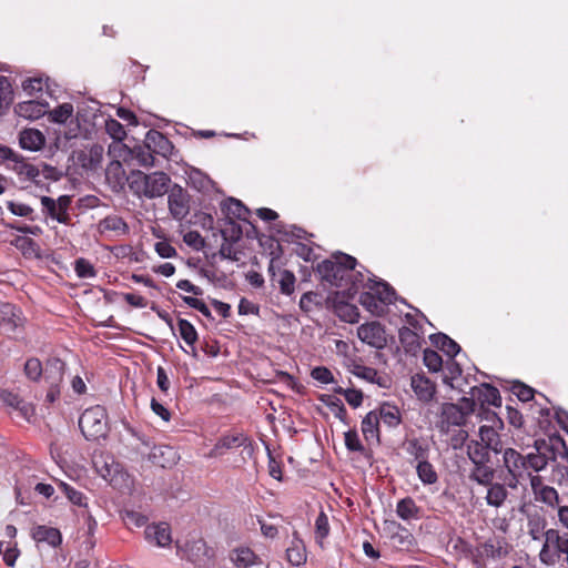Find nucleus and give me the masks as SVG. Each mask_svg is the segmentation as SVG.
Segmentation results:
<instances>
[{"instance_id":"1","label":"nucleus","mask_w":568,"mask_h":568,"mask_svg":"<svg viewBox=\"0 0 568 568\" xmlns=\"http://www.w3.org/2000/svg\"><path fill=\"white\" fill-rule=\"evenodd\" d=\"M545 440L535 442V452L523 455L511 447L501 449V468L504 480L509 489H517L528 470L539 473L548 465L547 456L541 452Z\"/></svg>"},{"instance_id":"2","label":"nucleus","mask_w":568,"mask_h":568,"mask_svg":"<svg viewBox=\"0 0 568 568\" xmlns=\"http://www.w3.org/2000/svg\"><path fill=\"white\" fill-rule=\"evenodd\" d=\"M130 190L139 197L155 199L168 193L171 179L164 172L145 174L133 171L128 178Z\"/></svg>"},{"instance_id":"3","label":"nucleus","mask_w":568,"mask_h":568,"mask_svg":"<svg viewBox=\"0 0 568 568\" xmlns=\"http://www.w3.org/2000/svg\"><path fill=\"white\" fill-rule=\"evenodd\" d=\"M356 260L347 254H338L334 260H325L317 265V272L329 284L345 290L348 280L355 275Z\"/></svg>"},{"instance_id":"4","label":"nucleus","mask_w":568,"mask_h":568,"mask_svg":"<svg viewBox=\"0 0 568 568\" xmlns=\"http://www.w3.org/2000/svg\"><path fill=\"white\" fill-rule=\"evenodd\" d=\"M82 434L88 439L103 437L108 430L106 412L104 407L97 405L83 412L79 419Z\"/></svg>"},{"instance_id":"5","label":"nucleus","mask_w":568,"mask_h":568,"mask_svg":"<svg viewBox=\"0 0 568 568\" xmlns=\"http://www.w3.org/2000/svg\"><path fill=\"white\" fill-rule=\"evenodd\" d=\"M568 537L556 529H548L545 532V541L539 554L542 564L552 566L560 559L561 554L567 552Z\"/></svg>"},{"instance_id":"6","label":"nucleus","mask_w":568,"mask_h":568,"mask_svg":"<svg viewBox=\"0 0 568 568\" xmlns=\"http://www.w3.org/2000/svg\"><path fill=\"white\" fill-rule=\"evenodd\" d=\"M357 336L363 343L377 349L384 348L387 344L385 329L377 322L362 324L357 328Z\"/></svg>"},{"instance_id":"7","label":"nucleus","mask_w":568,"mask_h":568,"mask_svg":"<svg viewBox=\"0 0 568 568\" xmlns=\"http://www.w3.org/2000/svg\"><path fill=\"white\" fill-rule=\"evenodd\" d=\"M168 204L173 219L182 221L190 212L189 195L179 185L169 187Z\"/></svg>"},{"instance_id":"8","label":"nucleus","mask_w":568,"mask_h":568,"mask_svg":"<svg viewBox=\"0 0 568 568\" xmlns=\"http://www.w3.org/2000/svg\"><path fill=\"white\" fill-rule=\"evenodd\" d=\"M8 169L13 171L21 181H36L40 175L39 169L26 161L24 158L17 152H14V156H12L8 163Z\"/></svg>"},{"instance_id":"9","label":"nucleus","mask_w":568,"mask_h":568,"mask_svg":"<svg viewBox=\"0 0 568 568\" xmlns=\"http://www.w3.org/2000/svg\"><path fill=\"white\" fill-rule=\"evenodd\" d=\"M49 110V104L45 101L27 100L19 102L14 111L19 116L29 120H37L44 115Z\"/></svg>"},{"instance_id":"10","label":"nucleus","mask_w":568,"mask_h":568,"mask_svg":"<svg viewBox=\"0 0 568 568\" xmlns=\"http://www.w3.org/2000/svg\"><path fill=\"white\" fill-rule=\"evenodd\" d=\"M149 459L153 465L166 468L173 466L178 462L179 456L173 447L160 445L152 448Z\"/></svg>"},{"instance_id":"11","label":"nucleus","mask_w":568,"mask_h":568,"mask_svg":"<svg viewBox=\"0 0 568 568\" xmlns=\"http://www.w3.org/2000/svg\"><path fill=\"white\" fill-rule=\"evenodd\" d=\"M45 144L44 134L38 129H24L19 133V145L21 149L36 152Z\"/></svg>"},{"instance_id":"12","label":"nucleus","mask_w":568,"mask_h":568,"mask_svg":"<svg viewBox=\"0 0 568 568\" xmlns=\"http://www.w3.org/2000/svg\"><path fill=\"white\" fill-rule=\"evenodd\" d=\"M230 560L236 568L262 566L261 558L248 547H239L230 552Z\"/></svg>"},{"instance_id":"13","label":"nucleus","mask_w":568,"mask_h":568,"mask_svg":"<svg viewBox=\"0 0 568 568\" xmlns=\"http://www.w3.org/2000/svg\"><path fill=\"white\" fill-rule=\"evenodd\" d=\"M31 537L36 542H45L51 547H58L62 542V535L59 529L39 525L32 528Z\"/></svg>"},{"instance_id":"14","label":"nucleus","mask_w":568,"mask_h":568,"mask_svg":"<svg viewBox=\"0 0 568 568\" xmlns=\"http://www.w3.org/2000/svg\"><path fill=\"white\" fill-rule=\"evenodd\" d=\"M247 437L243 433H233L223 436L209 453V457H217L225 450L245 445Z\"/></svg>"},{"instance_id":"15","label":"nucleus","mask_w":568,"mask_h":568,"mask_svg":"<svg viewBox=\"0 0 568 568\" xmlns=\"http://www.w3.org/2000/svg\"><path fill=\"white\" fill-rule=\"evenodd\" d=\"M145 538L159 547L169 546L172 541L170 527L165 523L148 526L145 529Z\"/></svg>"},{"instance_id":"16","label":"nucleus","mask_w":568,"mask_h":568,"mask_svg":"<svg viewBox=\"0 0 568 568\" xmlns=\"http://www.w3.org/2000/svg\"><path fill=\"white\" fill-rule=\"evenodd\" d=\"M471 396L480 402L481 405L488 404L496 407L501 405L499 390L489 384H481L478 387H473Z\"/></svg>"},{"instance_id":"17","label":"nucleus","mask_w":568,"mask_h":568,"mask_svg":"<svg viewBox=\"0 0 568 568\" xmlns=\"http://www.w3.org/2000/svg\"><path fill=\"white\" fill-rule=\"evenodd\" d=\"M410 386L418 399L424 402H429L435 394L434 384L424 375L416 374L412 376Z\"/></svg>"},{"instance_id":"18","label":"nucleus","mask_w":568,"mask_h":568,"mask_svg":"<svg viewBox=\"0 0 568 568\" xmlns=\"http://www.w3.org/2000/svg\"><path fill=\"white\" fill-rule=\"evenodd\" d=\"M487 487L488 489L485 497L487 505L495 508L501 507L508 497L509 487L506 485V481L504 484L493 483Z\"/></svg>"},{"instance_id":"19","label":"nucleus","mask_w":568,"mask_h":568,"mask_svg":"<svg viewBox=\"0 0 568 568\" xmlns=\"http://www.w3.org/2000/svg\"><path fill=\"white\" fill-rule=\"evenodd\" d=\"M101 233L111 232L114 236H122L129 233V226L119 215H108L100 224Z\"/></svg>"},{"instance_id":"20","label":"nucleus","mask_w":568,"mask_h":568,"mask_svg":"<svg viewBox=\"0 0 568 568\" xmlns=\"http://www.w3.org/2000/svg\"><path fill=\"white\" fill-rule=\"evenodd\" d=\"M64 376V363L59 358H51L47 362L44 378L49 385L60 386Z\"/></svg>"},{"instance_id":"21","label":"nucleus","mask_w":568,"mask_h":568,"mask_svg":"<svg viewBox=\"0 0 568 568\" xmlns=\"http://www.w3.org/2000/svg\"><path fill=\"white\" fill-rule=\"evenodd\" d=\"M378 425V415L374 412H369L362 420V433L368 443H379Z\"/></svg>"},{"instance_id":"22","label":"nucleus","mask_w":568,"mask_h":568,"mask_svg":"<svg viewBox=\"0 0 568 568\" xmlns=\"http://www.w3.org/2000/svg\"><path fill=\"white\" fill-rule=\"evenodd\" d=\"M479 437L481 444L489 447L491 452H494L495 454L501 453L503 444L497 430L493 425H483L479 428Z\"/></svg>"},{"instance_id":"23","label":"nucleus","mask_w":568,"mask_h":568,"mask_svg":"<svg viewBox=\"0 0 568 568\" xmlns=\"http://www.w3.org/2000/svg\"><path fill=\"white\" fill-rule=\"evenodd\" d=\"M287 560L293 566H301L306 561V549L303 541L297 537L296 534L293 535V539L291 546L286 549Z\"/></svg>"},{"instance_id":"24","label":"nucleus","mask_w":568,"mask_h":568,"mask_svg":"<svg viewBox=\"0 0 568 568\" xmlns=\"http://www.w3.org/2000/svg\"><path fill=\"white\" fill-rule=\"evenodd\" d=\"M442 417L448 425L459 426L464 424L466 414L463 407H459L456 404L446 403L442 406Z\"/></svg>"},{"instance_id":"25","label":"nucleus","mask_w":568,"mask_h":568,"mask_svg":"<svg viewBox=\"0 0 568 568\" xmlns=\"http://www.w3.org/2000/svg\"><path fill=\"white\" fill-rule=\"evenodd\" d=\"M367 288L371 290L376 297H378L384 306L386 304L393 303L395 292L387 283L368 278Z\"/></svg>"},{"instance_id":"26","label":"nucleus","mask_w":568,"mask_h":568,"mask_svg":"<svg viewBox=\"0 0 568 568\" xmlns=\"http://www.w3.org/2000/svg\"><path fill=\"white\" fill-rule=\"evenodd\" d=\"M400 344L408 353H416L420 348V335L409 327H402L398 332Z\"/></svg>"},{"instance_id":"27","label":"nucleus","mask_w":568,"mask_h":568,"mask_svg":"<svg viewBox=\"0 0 568 568\" xmlns=\"http://www.w3.org/2000/svg\"><path fill=\"white\" fill-rule=\"evenodd\" d=\"M222 210L230 219L245 221L248 215V210L242 204V202L233 197L223 202Z\"/></svg>"},{"instance_id":"28","label":"nucleus","mask_w":568,"mask_h":568,"mask_svg":"<svg viewBox=\"0 0 568 568\" xmlns=\"http://www.w3.org/2000/svg\"><path fill=\"white\" fill-rule=\"evenodd\" d=\"M489 447L484 444L471 440L467 446V454L474 465L487 464L489 462Z\"/></svg>"},{"instance_id":"29","label":"nucleus","mask_w":568,"mask_h":568,"mask_svg":"<svg viewBox=\"0 0 568 568\" xmlns=\"http://www.w3.org/2000/svg\"><path fill=\"white\" fill-rule=\"evenodd\" d=\"M430 339L436 347L445 352L449 357L456 356L460 351L459 345L443 333L432 335Z\"/></svg>"},{"instance_id":"30","label":"nucleus","mask_w":568,"mask_h":568,"mask_svg":"<svg viewBox=\"0 0 568 568\" xmlns=\"http://www.w3.org/2000/svg\"><path fill=\"white\" fill-rule=\"evenodd\" d=\"M495 470L487 464L474 465L470 473V479L483 486H489L494 481Z\"/></svg>"},{"instance_id":"31","label":"nucleus","mask_w":568,"mask_h":568,"mask_svg":"<svg viewBox=\"0 0 568 568\" xmlns=\"http://www.w3.org/2000/svg\"><path fill=\"white\" fill-rule=\"evenodd\" d=\"M103 159V148L99 144L90 146L82 154V166L87 169H97Z\"/></svg>"},{"instance_id":"32","label":"nucleus","mask_w":568,"mask_h":568,"mask_svg":"<svg viewBox=\"0 0 568 568\" xmlns=\"http://www.w3.org/2000/svg\"><path fill=\"white\" fill-rule=\"evenodd\" d=\"M359 303L373 315L379 316L384 313V305L371 290L361 295Z\"/></svg>"},{"instance_id":"33","label":"nucleus","mask_w":568,"mask_h":568,"mask_svg":"<svg viewBox=\"0 0 568 568\" xmlns=\"http://www.w3.org/2000/svg\"><path fill=\"white\" fill-rule=\"evenodd\" d=\"M41 204L45 211V213L53 220H57L59 223L68 224L70 221L69 214H63L59 210V207L55 204V200L49 197V196H42L41 197Z\"/></svg>"},{"instance_id":"34","label":"nucleus","mask_w":568,"mask_h":568,"mask_svg":"<svg viewBox=\"0 0 568 568\" xmlns=\"http://www.w3.org/2000/svg\"><path fill=\"white\" fill-rule=\"evenodd\" d=\"M418 507L412 498H404L397 503L396 513L403 520L416 519Z\"/></svg>"},{"instance_id":"35","label":"nucleus","mask_w":568,"mask_h":568,"mask_svg":"<svg viewBox=\"0 0 568 568\" xmlns=\"http://www.w3.org/2000/svg\"><path fill=\"white\" fill-rule=\"evenodd\" d=\"M378 415L379 423L388 427H396L400 423V413L397 407L385 405L381 408Z\"/></svg>"},{"instance_id":"36","label":"nucleus","mask_w":568,"mask_h":568,"mask_svg":"<svg viewBox=\"0 0 568 568\" xmlns=\"http://www.w3.org/2000/svg\"><path fill=\"white\" fill-rule=\"evenodd\" d=\"M73 105L71 103H62L50 111L49 116L52 122L64 124L73 115Z\"/></svg>"},{"instance_id":"37","label":"nucleus","mask_w":568,"mask_h":568,"mask_svg":"<svg viewBox=\"0 0 568 568\" xmlns=\"http://www.w3.org/2000/svg\"><path fill=\"white\" fill-rule=\"evenodd\" d=\"M418 478L426 485H432L437 481V474L430 463L426 460H422L418 463L417 467Z\"/></svg>"},{"instance_id":"38","label":"nucleus","mask_w":568,"mask_h":568,"mask_svg":"<svg viewBox=\"0 0 568 568\" xmlns=\"http://www.w3.org/2000/svg\"><path fill=\"white\" fill-rule=\"evenodd\" d=\"M13 91L10 81L0 75V114L10 105L13 99Z\"/></svg>"},{"instance_id":"39","label":"nucleus","mask_w":568,"mask_h":568,"mask_svg":"<svg viewBox=\"0 0 568 568\" xmlns=\"http://www.w3.org/2000/svg\"><path fill=\"white\" fill-rule=\"evenodd\" d=\"M13 245L22 252L24 256H37L39 252V246L34 241L27 236H18L13 241Z\"/></svg>"},{"instance_id":"40","label":"nucleus","mask_w":568,"mask_h":568,"mask_svg":"<svg viewBox=\"0 0 568 568\" xmlns=\"http://www.w3.org/2000/svg\"><path fill=\"white\" fill-rule=\"evenodd\" d=\"M368 278L371 277H366L363 273L355 271V275L348 280V285L344 290L347 297H353L361 287L367 288Z\"/></svg>"},{"instance_id":"41","label":"nucleus","mask_w":568,"mask_h":568,"mask_svg":"<svg viewBox=\"0 0 568 568\" xmlns=\"http://www.w3.org/2000/svg\"><path fill=\"white\" fill-rule=\"evenodd\" d=\"M178 329L180 336L187 345H193L197 339V333L194 326L186 320H179Z\"/></svg>"},{"instance_id":"42","label":"nucleus","mask_w":568,"mask_h":568,"mask_svg":"<svg viewBox=\"0 0 568 568\" xmlns=\"http://www.w3.org/2000/svg\"><path fill=\"white\" fill-rule=\"evenodd\" d=\"M329 534V524L327 516L322 511L315 521V538L316 541L323 546V540L328 536Z\"/></svg>"},{"instance_id":"43","label":"nucleus","mask_w":568,"mask_h":568,"mask_svg":"<svg viewBox=\"0 0 568 568\" xmlns=\"http://www.w3.org/2000/svg\"><path fill=\"white\" fill-rule=\"evenodd\" d=\"M59 487L61 488V490L65 494V496L72 504L78 505V506L87 505V503H85L87 498L83 496V494L81 491H78L77 489H74L73 487H71L69 484H67L64 481H59Z\"/></svg>"},{"instance_id":"44","label":"nucleus","mask_w":568,"mask_h":568,"mask_svg":"<svg viewBox=\"0 0 568 568\" xmlns=\"http://www.w3.org/2000/svg\"><path fill=\"white\" fill-rule=\"evenodd\" d=\"M105 131L112 139L116 141H122L126 136L124 126L114 119H108L105 121Z\"/></svg>"},{"instance_id":"45","label":"nucleus","mask_w":568,"mask_h":568,"mask_svg":"<svg viewBox=\"0 0 568 568\" xmlns=\"http://www.w3.org/2000/svg\"><path fill=\"white\" fill-rule=\"evenodd\" d=\"M406 450L418 463L427 459V448L418 439L408 440Z\"/></svg>"},{"instance_id":"46","label":"nucleus","mask_w":568,"mask_h":568,"mask_svg":"<svg viewBox=\"0 0 568 568\" xmlns=\"http://www.w3.org/2000/svg\"><path fill=\"white\" fill-rule=\"evenodd\" d=\"M337 314L338 316L348 323H355L359 318L358 310L355 305L352 304H342L337 307Z\"/></svg>"},{"instance_id":"47","label":"nucleus","mask_w":568,"mask_h":568,"mask_svg":"<svg viewBox=\"0 0 568 568\" xmlns=\"http://www.w3.org/2000/svg\"><path fill=\"white\" fill-rule=\"evenodd\" d=\"M424 364L432 372L440 371L443 366V359L440 355L433 349L424 351Z\"/></svg>"},{"instance_id":"48","label":"nucleus","mask_w":568,"mask_h":568,"mask_svg":"<svg viewBox=\"0 0 568 568\" xmlns=\"http://www.w3.org/2000/svg\"><path fill=\"white\" fill-rule=\"evenodd\" d=\"M42 371L41 362L36 357L29 358L24 364V374L31 381H38Z\"/></svg>"},{"instance_id":"49","label":"nucleus","mask_w":568,"mask_h":568,"mask_svg":"<svg viewBox=\"0 0 568 568\" xmlns=\"http://www.w3.org/2000/svg\"><path fill=\"white\" fill-rule=\"evenodd\" d=\"M280 288L283 294L291 295L294 292L295 276L290 271L280 273Z\"/></svg>"},{"instance_id":"50","label":"nucleus","mask_w":568,"mask_h":568,"mask_svg":"<svg viewBox=\"0 0 568 568\" xmlns=\"http://www.w3.org/2000/svg\"><path fill=\"white\" fill-rule=\"evenodd\" d=\"M134 158L142 166H153L154 156L149 150V146H140L133 151Z\"/></svg>"},{"instance_id":"51","label":"nucleus","mask_w":568,"mask_h":568,"mask_svg":"<svg viewBox=\"0 0 568 568\" xmlns=\"http://www.w3.org/2000/svg\"><path fill=\"white\" fill-rule=\"evenodd\" d=\"M190 182L193 187L201 192L209 191L212 186V181L201 172H194L190 176Z\"/></svg>"},{"instance_id":"52","label":"nucleus","mask_w":568,"mask_h":568,"mask_svg":"<svg viewBox=\"0 0 568 568\" xmlns=\"http://www.w3.org/2000/svg\"><path fill=\"white\" fill-rule=\"evenodd\" d=\"M43 84L44 82L41 78H30L22 82V89L26 94L32 97L33 94L42 91Z\"/></svg>"},{"instance_id":"53","label":"nucleus","mask_w":568,"mask_h":568,"mask_svg":"<svg viewBox=\"0 0 568 568\" xmlns=\"http://www.w3.org/2000/svg\"><path fill=\"white\" fill-rule=\"evenodd\" d=\"M540 500L549 506H555L559 501V496L557 490L554 487L546 486L544 488H540L539 494Z\"/></svg>"},{"instance_id":"54","label":"nucleus","mask_w":568,"mask_h":568,"mask_svg":"<svg viewBox=\"0 0 568 568\" xmlns=\"http://www.w3.org/2000/svg\"><path fill=\"white\" fill-rule=\"evenodd\" d=\"M75 272L82 278L93 277L95 274L92 264L84 258L75 261Z\"/></svg>"},{"instance_id":"55","label":"nucleus","mask_w":568,"mask_h":568,"mask_svg":"<svg viewBox=\"0 0 568 568\" xmlns=\"http://www.w3.org/2000/svg\"><path fill=\"white\" fill-rule=\"evenodd\" d=\"M311 376L322 384H328L333 382L332 372L323 366H318L312 369Z\"/></svg>"},{"instance_id":"56","label":"nucleus","mask_w":568,"mask_h":568,"mask_svg":"<svg viewBox=\"0 0 568 568\" xmlns=\"http://www.w3.org/2000/svg\"><path fill=\"white\" fill-rule=\"evenodd\" d=\"M344 438H345V445H346L347 449H349L352 452H362L363 450V446L361 444L359 437L356 432H354V430L346 432Z\"/></svg>"},{"instance_id":"57","label":"nucleus","mask_w":568,"mask_h":568,"mask_svg":"<svg viewBox=\"0 0 568 568\" xmlns=\"http://www.w3.org/2000/svg\"><path fill=\"white\" fill-rule=\"evenodd\" d=\"M183 241L195 250H201L204 246V240L196 231H190L184 234Z\"/></svg>"},{"instance_id":"58","label":"nucleus","mask_w":568,"mask_h":568,"mask_svg":"<svg viewBox=\"0 0 568 568\" xmlns=\"http://www.w3.org/2000/svg\"><path fill=\"white\" fill-rule=\"evenodd\" d=\"M513 393L523 402H528L534 397V389L521 383L513 386Z\"/></svg>"},{"instance_id":"59","label":"nucleus","mask_w":568,"mask_h":568,"mask_svg":"<svg viewBox=\"0 0 568 568\" xmlns=\"http://www.w3.org/2000/svg\"><path fill=\"white\" fill-rule=\"evenodd\" d=\"M183 301L186 305H189L192 308H195L204 316H206V317L211 316V312L203 301L195 298V297H191V296H184Z\"/></svg>"},{"instance_id":"60","label":"nucleus","mask_w":568,"mask_h":568,"mask_svg":"<svg viewBox=\"0 0 568 568\" xmlns=\"http://www.w3.org/2000/svg\"><path fill=\"white\" fill-rule=\"evenodd\" d=\"M155 252L162 257V258H171L176 256V250L168 242L161 241L158 242L154 246Z\"/></svg>"},{"instance_id":"61","label":"nucleus","mask_w":568,"mask_h":568,"mask_svg":"<svg viewBox=\"0 0 568 568\" xmlns=\"http://www.w3.org/2000/svg\"><path fill=\"white\" fill-rule=\"evenodd\" d=\"M21 399L22 398L18 394H16L11 390H8V389L0 390V400L3 404H6L14 409L17 408V406H19Z\"/></svg>"},{"instance_id":"62","label":"nucleus","mask_w":568,"mask_h":568,"mask_svg":"<svg viewBox=\"0 0 568 568\" xmlns=\"http://www.w3.org/2000/svg\"><path fill=\"white\" fill-rule=\"evenodd\" d=\"M8 209L12 214L18 216H29L33 212L31 206L13 201L8 202Z\"/></svg>"},{"instance_id":"63","label":"nucleus","mask_w":568,"mask_h":568,"mask_svg":"<svg viewBox=\"0 0 568 568\" xmlns=\"http://www.w3.org/2000/svg\"><path fill=\"white\" fill-rule=\"evenodd\" d=\"M352 373L361 378L373 381L376 376V371L361 364H354L352 368Z\"/></svg>"},{"instance_id":"64","label":"nucleus","mask_w":568,"mask_h":568,"mask_svg":"<svg viewBox=\"0 0 568 568\" xmlns=\"http://www.w3.org/2000/svg\"><path fill=\"white\" fill-rule=\"evenodd\" d=\"M341 392L344 394L346 402L353 407H358L362 404L363 395L359 390L346 389Z\"/></svg>"}]
</instances>
